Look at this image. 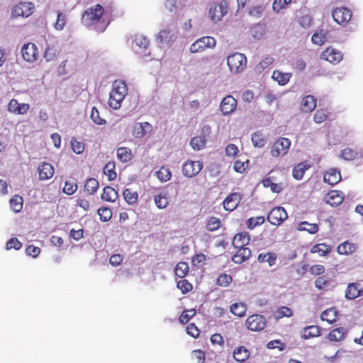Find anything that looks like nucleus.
<instances>
[{"instance_id":"nucleus-1","label":"nucleus","mask_w":363,"mask_h":363,"mask_svg":"<svg viewBox=\"0 0 363 363\" xmlns=\"http://www.w3.org/2000/svg\"><path fill=\"white\" fill-rule=\"evenodd\" d=\"M104 13V7L96 4L84 11L82 16V22L86 27L94 26V30L99 33L104 32L108 25V22L103 18Z\"/></svg>"},{"instance_id":"nucleus-2","label":"nucleus","mask_w":363,"mask_h":363,"mask_svg":"<svg viewBox=\"0 0 363 363\" xmlns=\"http://www.w3.org/2000/svg\"><path fill=\"white\" fill-rule=\"evenodd\" d=\"M227 63L231 72L237 74L245 68L247 57L241 53H234L228 56Z\"/></svg>"},{"instance_id":"nucleus-3","label":"nucleus","mask_w":363,"mask_h":363,"mask_svg":"<svg viewBox=\"0 0 363 363\" xmlns=\"http://www.w3.org/2000/svg\"><path fill=\"white\" fill-rule=\"evenodd\" d=\"M216 41L213 37L204 36L196 40L189 48L191 53L203 52L206 48H213L216 46Z\"/></svg>"},{"instance_id":"nucleus-4","label":"nucleus","mask_w":363,"mask_h":363,"mask_svg":"<svg viewBox=\"0 0 363 363\" xmlns=\"http://www.w3.org/2000/svg\"><path fill=\"white\" fill-rule=\"evenodd\" d=\"M177 35V26L174 23H171L158 33L157 35V40L162 44L168 43L170 41L174 40Z\"/></svg>"},{"instance_id":"nucleus-5","label":"nucleus","mask_w":363,"mask_h":363,"mask_svg":"<svg viewBox=\"0 0 363 363\" xmlns=\"http://www.w3.org/2000/svg\"><path fill=\"white\" fill-rule=\"evenodd\" d=\"M291 141L286 138H279L272 146L271 153L273 157L284 156L288 152Z\"/></svg>"},{"instance_id":"nucleus-6","label":"nucleus","mask_w":363,"mask_h":363,"mask_svg":"<svg viewBox=\"0 0 363 363\" xmlns=\"http://www.w3.org/2000/svg\"><path fill=\"white\" fill-rule=\"evenodd\" d=\"M287 218L288 215L285 209L278 206L270 211L267 216V220L274 225H280Z\"/></svg>"},{"instance_id":"nucleus-7","label":"nucleus","mask_w":363,"mask_h":363,"mask_svg":"<svg viewBox=\"0 0 363 363\" xmlns=\"http://www.w3.org/2000/svg\"><path fill=\"white\" fill-rule=\"evenodd\" d=\"M22 57L28 62H34L38 60V50L35 44L28 43L21 48Z\"/></svg>"},{"instance_id":"nucleus-8","label":"nucleus","mask_w":363,"mask_h":363,"mask_svg":"<svg viewBox=\"0 0 363 363\" xmlns=\"http://www.w3.org/2000/svg\"><path fill=\"white\" fill-rule=\"evenodd\" d=\"M246 325L252 331H260L266 325L265 318L257 314L250 315L246 320Z\"/></svg>"},{"instance_id":"nucleus-9","label":"nucleus","mask_w":363,"mask_h":363,"mask_svg":"<svg viewBox=\"0 0 363 363\" xmlns=\"http://www.w3.org/2000/svg\"><path fill=\"white\" fill-rule=\"evenodd\" d=\"M202 167L203 165L201 162L188 160L183 164L182 172L185 177L191 178L197 175Z\"/></svg>"},{"instance_id":"nucleus-10","label":"nucleus","mask_w":363,"mask_h":363,"mask_svg":"<svg viewBox=\"0 0 363 363\" xmlns=\"http://www.w3.org/2000/svg\"><path fill=\"white\" fill-rule=\"evenodd\" d=\"M149 45V40L146 37L142 35H136L133 40L132 47L133 50L141 55H147L149 52H147V46Z\"/></svg>"},{"instance_id":"nucleus-11","label":"nucleus","mask_w":363,"mask_h":363,"mask_svg":"<svg viewBox=\"0 0 363 363\" xmlns=\"http://www.w3.org/2000/svg\"><path fill=\"white\" fill-rule=\"evenodd\" d=\"M228 8L226 1H221L218 4L211 7L209 11V17L214 22H218L227 13Z\"/></svg>"},{"instance_id":"nucleus-12","label":"nucleus","mask_w":363,"mask_h":363,"mask_svg":"<svg viewBox=\"0 0 363 363\" xmlns=\"http://www.w3.org/2000/svg\"><path fill=\"white\" fill-rule=\"evenodd\" d=\"M33 6L30 2H21L12 9L13 17H28L33 13Z\"/></svg>"},{"instance_id":"nucleus-13","label":"nucleus","mask_w":363,"mask_h":363,"mask_svg":"<svg viewBox=\"0 0 363 363\" xmlns=\"http://www.w3.org/2000/svg\"><path fill=\"white\" fill-rule=\"evenodd\" d=\"M333 18L338 24H344L351 19L352 12L345 7L337 8L333 11Z\"/></svg>"},{"instance_id":"nucleus-14","label":"nucleus","mask_w":363,"mask_h":363,"mask_svg":"<svg viewBox=\"0 0 363 363\" xmlns=\"http://www.w3.org/2000/svg\"><path fill=\"white\" fill-rule=\"evenodd\" d=\"M236 99L233 96L228 95L223 98L220 102V108L223 114L227 116L233 113L236 108Z\"/></svg>"},{"instance_id":"nucleus-15","label":"nucleus","mask_w":363,"mask_h":363,"mask_svg":"<svg viewBox=\"0 0 363 363\" xmlns=\"http://www.w3.org/2000/svg\"><path fill=\"white\" fill-rule=\"evenodd\" d=\"M321 59L333 64H337L342 60V54L339 50L328 48L322 52Z\"/></svg>"},{"instance_id":"nucleus-16","label":"nucleus","mask_w":363,"mask_h":363,"mask_svg":"<svg viewBox=\"0 0 363 363\" xmlns=\"http://www.w3.org/2000/svg\"><path fill=\"white\" fill-rule=\"evenodd\" d=\"M30 106L28 104H19L16 99H11L8 105V111L16 114L23 115L28 112Z\"/></svg>"},{"instance_id":"nucleus-17","label":"nucleus","mask_w":363,"mask_h":363,"mask_svg":"<svg viewBox=\"0 0 363 363\" xmlns=\"http://www.w3.org/2000/svg\"><path fill=\"white\" fill-rule=\"evenodd\" d=\"M341 180L340 171L336 168L328 169L324 174L323 181L330 185H335Z\"/></svg>"},{"instance_id":"nucleus-18","label":"nucleus","mask_w":363,"mask_h":363,"mask_svg":"<svg viewBox=\"0 0 363 363\" xmlns=\"http://www.w3.org/2000/svg\"><path fill=\"white\" fill-rule=\"evenodd\" d=\"M240 195L238 193L230 194L223 201V207L225 210L232 211L237 208L240 202Z\"/></svg>"},{"instance_id":"nucleus-19","label":"nucleus","mask_w":363,"mask_h":363,"mask_svg":"<svg viewBox=\"0 0 363 363\" xmlns=\"http://www.w3.org/2000/svg\"><path fill=\"white\" fill-rule=\"evenodd\" d=\"M152 130V125L147 122L137 123L133 128V135L136 138H142Z\"/></svg>"},{"instance_id":"nucleus-20","label":"nucleus","mask_w":363,"mask_h":363,"mask_svg":"<svg viewBox=\"0 0 363 363\" xmlns=\"http://www.w3.org/2000/svg\"><path fill=\"white\" fill-rule=\"evenodd\" d=\"M343 199L342 192L331 191L325 196L324 201L332 206H337L342 203Z\"/></svg>"},{"instance_id":"nucleus-21","label":"nucleus","mask_w":363,"mask_h":363,"mask_svg":"<svg viewBox=\"0 0 363 363\" xmlns=\"http://www.w3.org/2000/svg\"><path fill=\"white\" fill-rule=\"evenodd\" d=\"M359 284L357 283L349 284L345 291V298L352 300L363 295V289H359Z\"/></svg>"},{"instance_id":"nucleus-22","label":"nucleus","mask_w":363,"mask_h":363,"mask_svg":"<svg viewBox=\"0 0 363 363\" xmlns=\"http://www.w3.org/2000/svg\"><path fill=\"white\" fill-rule=\"evenodd\" d=\"M39 179L40 180H47L51 178L54 174L53 167L47 162L42 163L38 167Z\"/></svg>"},{"instance_id":"nucleus-23","label":"nucleus","mask_w":363,"mask_h":363,"mask_svg":"<svg viewBox=\"0 0 363 363\" xmlns=\"http://www.w3.org/2000/svg\"><path fill=\"white\" fill-rule=\"evenodd\" d=\"M111 93L124 99L128 94V88L125 82L123 80L114 81Z\"/></svg>"},{"instance_id":"nucleus-24","label":"nucleus","mask_w":363,"mask_h":363,"mask_svg":"<svg viewBox=\"0 0 363 363\" xmlns=\"http://www.w3.org/2000/svg\"><path fill=\"white\" fill-rule=\"evenodd\" d=\"M301 110L303 112L310 113L316 107V99L312 95H308L302 99Z\"/></svg>"},{"instance_id":"nucleus-25","label":"nucleus","mask_w":363,"mask_h":363,"mask_svg":"<svg viewBox=\"0 0 363 363\" xmlns=\"http://www.w3.org/2000/svg\"><path fill=\"white\" fill-rule=\"evenodd\" d=\"M291 76V74L289 72H282L279 70H274L272 77L274 81L277 82L279 85L284 86L289 82Z\"/></svg>"},{"instance_id":"nucleus-26","label":"nucleus","mask_w":363,"mask_h":363,"mask_svg":"<svg viewBox=\"0 0 363 363\" xmlns=\"http://www.w3.org/2000/svg\"><path fill=\"white\" fill-rule=\"evenodd\" d=\"M356 249L357 246L354 244L345 241L337 246V251L340 255H348L354 252Z\"/></svg>"},{"instance_id":"nucleus-27","label":"nucleus","mask_w":363,"mask_h":363,"mask_svg":"<svg viewBox=\"0 0 363 363\" xmlns=\"http://www.w3.org/2000/svg\"><path fill=\"white\" fill-rule=\"evenodd\" d=\"M274 62V59L273 57L270 55L265 56L264 58L255 67V72L257 74H261L264 69L269 67Z\"/></svg>"},{"instance_id":"nucleus-28","label":"nucleus","mask_w":363,"mask_h":363,"mask_svg":"<svg viewBox=\"0 0 363 363\" xmlns=\"http://www.w3.org/2000/svg\"><path fill=\"white\" fill-rule=\"evenodd\" d=\"M250 357V352L243 346L236 347L233 352V357L237 362H243Z\"/></svg>"},{"instance_id":"nucleus-29","label":"nucleus","mask_w":363,"mask_h":363,"mask_svg":"<svg viewBox=\"0 0 363 363\" xmlns=\"http://www.w3.org/2000/svg\"><path fill=\"white\" fill-rule=\"evenodd\" d=\"M310 167L309 164L305 162H301L296 165L293 169V177L296 180H300L303 178L306 171Z\"/></svg>"},{"instance_id":"nucleus-30","label":"nucleus","mask_w":363,"mask_h":363,"mask_svg":"<svg viewBox=\"0 0 363 363\" xmlns=\"http://www.w3.org/2000/svg\"><path fill=\"white\" fill-rule=\"evenodd\" d=\"M347 333V329L345 328H337L330 331L328 335V338L330 341L338 342L344 339L345 335Z\"/></svg>"},{"instance_id":"nucleus-31","label":"nucleus","mask_w":363,"mask_h":363,"mask_svg":"<svg viewBox=\"0 0 363 363\" xmlns=\"http://www.w3.org/2000/svg\"><path fill=\"white\" fill-rule=\"evenodd\" d=\"M320 335L319 328L316 325H311L305 328L301 332V337L308 340Z\"/></svg>"},{"instance_id":"nucleus-32","label":"nucleus","mask_w":363,"mask_h":363,"mask_svg":"<svg viewBox=\"0 0 363 363\" xmlns=\"http://www.w3.org/2000/svg\"><path fill=\"white\" fill-rule=\"evenodd\" d=\"M101 197L102 200L113 202L118 198V192L113 187L107 186L104 187Z\"/></svg>"},{"instance_id":"nucleus-33","label":"nucleus","mask_w":363,"mask_h":363,"mask_svg":"<svg viewBox=\"0 0 363 363\" xmlns=\"http://www.w3.org/2000/svg\"><path fill=\"white\" fill-rule=\"evenodd\" d=\"M250 240V235L246 233L237 234L234 237L233 245L235 247H243L249 243Z\"/></svg>"},{"instance_id":"nucleus-34","label":"nucleus","mask_w":363,"mask_h":363,"mask_svg":"<svg viewBox=\"0 0 363 363\" xmlns=\"http://www.w3.org/2000/svg\"><path fill=\"white\" fill-rule=\"evenodd\" d=\"M337 314V310L335 308H331L322 312L320 318L322 320H325L329 323H333L336 320Z\"/></svg>"},{"instance_id":"nucleus-35","label":"nucleus","mask_w":363,"mask_h":363,"mask_svg":"<svg viewBox=\"0 0 363 363\" xmlns=\"http://www.w3.org/2000/svg\"><path fill=\"white\" fill-rule=\"evenodd\" d=\"M331 249L330 247L325 243H320L313 245L311 249V253H318L320 256L324 257L327 255Z\"/></svg>"},{"instance_id":"nucleus-36","label":"nucleus","mask_w":363,"mask_h":363,"mask_svg":"<svg viewBox=\"0 0 363 363\" xmlns=\"http://www.w3.org/2000/svg\"><path fill=\"white\" fill-rule=\"evenodd\" d=\"M265 33L264 26L260 23L253 25L250 28V34L256 40L261 39Z\"/></svg>"},{"instance_id":"nucleus-37","label":"nucleus","mask_w":363,"mask_h":363,"mask_svg":"<svg viewBox=\"0 0 363 363\" xmlns=\"http://www.w3.org/2000/svg\"><path fill=\"white\" fill-rule=\"evenodd\" d=\"M257 259L260 263L267 262L269 266L272 267L275 264L277 256L272 252L261 253L259 255Z\"/></svg>"},{"instance_id":"nucleus-38","label":"nucleus","mask_w":363,"mask_h":363,"mask_svg":"<svg viewBox=\"0 0 363 363\" xmlns=\"http://www.w3.org/2000/svg\"><path fill=\"white\" fill-rule=\"evenodd\" d=\"M84 189L86 192L90 195H92L98 190L99 182L94 178H89L86 180Z\"/></svg>"},{"instance_id":"nucleus-39","label":"nucleus","mask_w":363,"mask_h":363,"mask_svg":"<svg viewBox=\"0 0 363 363\" xmlns=\"http://www.w3.org/2000/svg\"><path fill=\"white\" fill-rule=\"evenodd\" d=\"M117 157L123 162H128L132 158L131 150L125 147H121L117 149Z\"/></svg>"},{"instance_id":"nucleus-40","label":"nucleus","mask_w":363,"mask_h":363,"mask_svg":"<svg viewBox=\"0 0 363 363\" xmlns=\"http://www.w3.org/2000/svg\"><path fill=\"white\" fill-rule=\"evenodd\" d=\"M9 202L11 209L15 213H18L21 211L23 203V200L21 196L15 195L10 199Z\"/></svg>"},{"instance_id":"nucleus-41","label":"nucleus","mask_w":363,"mask_h":363,"mask_svg":"<svg viewBox=\"0 0 363 363\" xmlns=\"http://www.w3.org/2000/svg\"><path fill=\"white\" fill-rule=\"evenodd\" d=\"M340 157L347 161H352L357 158V149L350 147L343 149L340 152Z\"/></svg>"},{"instance_id":"nucleus-42","label":"nucleus","mask_w":363,"mask_h":363,"mask_svg":"<svg viewBox=\"0 0 363 363\" xmlns=\"http://www.w3.org/2000/svg\"><path fill=\"white\" fill-rule=\"evenodd\" d=\"M298 230L300 231L306 230L311 234H314L318 231V226L315 223H309L307 221H303L299 223Z\"/></svg>"},{"instance_id":"nucleus-43","label":"nucleus","mask_w":363,"mask_h":363,"mask_svg":"<svg viewBox=\"0 0 363 363\" xmlns=\"http://www.w3.org/2000/svg\"><path fill=\"white\" fill-rule=\"evenodd\" d=\"M154 201L157 207L160 209L165 208L168 204V199L165 194H160L154 196Z\"/></svg>"},{"instance_id":"nucleus-44","label":"nucleus","mask_w":363,"mask_h":363,"mask_svg":"<svg viewBox=\"0 0 363 363\" xmlns=\"http://www.w3.org/2000/svg\"><path fill=\"white\" fill-rule=\"evenodd\" d=\"M246 306L243 303H235L230 306V312L239 317L243 316L246 313Z\"/></svg>"},{"instance_id":"nucleus-45","label":"nucleus","mask_w":363,"mask_h":363,"mask_svg":"<svg viewBox=\"0 0 363 363\" xmlns=\"http://www.w3.org/2000/svg\"><path fill=\"white\" fill-rule=\"evenodd\" d=\"M104 173L108 176L109 181H112L116 178L114 162H108L106 163L104 167Z\"/></svg>"},{"instance_id":"nucleus-46","label":"nucleus","mask_w":363,"mask_h":363,"mask_svg":"<svg viewBox=\"0 0 363 363\" xmlns=\"http://www.w3.org/2000/svg\"><path fill=\"white\" fill-rule=\"evenodd\" d=\"M206 143V139L203 136H196L191 138L190 145L194 150H201Z\"/></svg>"},{"instance_id":"nucleus-47","label":"nucleus","mask_w":363,"mask_h":363,"mask_svg":"<svg viewBox=\"0 0 363 363\" xmlns=\"http://www.w3.org/2000/svg\"><path fill=\"white\" fill-rule=\"evenodd\" d=\"M252 142L255 147H262L266 144V140L264 135L260 133L256 132L252 135Z\"/></svg>"},{"instance_id":"nucleus-48","label":"nucleus","mask_w":363,"mask_h":363,"mask_svg":"<svg viewBox=\"0 0 363 363\" xmlns=\"http://www.w3.org/2000/svg\"><path fill=\"white\" fill-rule=\"evenodd\" d=\"M123 198L128 204H134L138 201V193L126 189L123 191Z\"/></svg>"},{"instance_id":"nucleus-49","label":"nucleus","mask_w":363,"mask_h":363,"mask_svg":"<svg viewBox=\"0 0 363 363\" xmlns=\"http://www.w3.org/2000/svg\"><path fill=\"white\" fill-rule=\"evenodd\" d=\"M292 314L293 313L291 308L286 306H281L274 312V315L275 319L279 320L283 317H291Z\"/></svg>"},{"instance_id":"nucleus-50","label":"nucleus","mask_w":363,"mask_h":363,"mask_svg":"<svg viewBox=\"0 0 363 363\" xmlns=\"http://www.w3.org/2000/svg\"><path fill=\"white\" fill-rule=\"evenodd\" d=\"M155 175L160 182H164L170 179L172 174L169 169L162 167L155 172Z\"/></svg>"},{"instance_id":"nucleus-51","label":"nucleus","mask_w":363,"mask_h":363,"mask_svg":"<svg viewBox=\"0 0 363 363\" xmlns=\"http://www.w3.org/2000/svg\"><path fill=\"white\" fill-rule=\"evenodd\" d=\"M124 99L116 96L114 94H112L110 92L109 94V99H108V104L110 107H111L113 109H118L121 106V103Z\"/></svg>"},{"instance_id":"nucleus-52","label":"nucleus","mask_w":363,"mask_h":363,"mask_svg":"<svg viewBox=\"0 0 363 363\" xmlns=\"http://www.w3.org/2000/svg\"><path fill=\"white\" fill-rule=\"evenodd\" d=\"M174 272L177 277L183 278L189 272V266L186 262H179L175 267Z\"/></svg>"},{"instance_id":"nucleus-53","label":"nucleus","mask_w":363,"mask_h":363,"mask_svg":"<svg viewBox=\"0 0 363 363\" xmlns=\"http://www.w3.org/2000/svg\"><path fill=\"white\" fill-rule=\"evenodd\" d=\"M326 35L327 33L325 31L320 30L312 35L311 40L314 44L321 45L326 40Z\"/></svg>"},{"instance_id":"nucleus-54","label":"nucleus","mask_w":363,"mask_h":363,"mask_svg":"<svg viewBox=\"0 0 363 363\" xmlns=\"http://www.w3.org/2000/svg\"><path fill=\"white\" fill-rule=\"evenodd\" d=\"M181 2L179 0H166L165 9L171 13H176L180 7Z\"/></svg>"},{"instance_id":"nucleus-55","label":"nucleus","mask_w":363,"mask_h":363,"mask_svg":"<svg viewBox=\"0 0 363 363\" xmlns=\"http://www.w3.org/2000/svg\"><path fill=\"white\" fill-rule=\"evenodd\" d=\"M220 220L216 217H211L206 223V228L208 231L213 232L220 227Z\"/></svg>"},{"instance_id":"nucleus-56","label":"nucleus","mask_w":363,"mask_h":363,"mask_svg":"<svg viewBox=\"0 0 363 363\" xmlns=\"http://www.w3.org/2000/svg\"><path fill=\"white\" fill-rule=\"evenodd\" d=\"M98 214L100 220L103 222L108 221L112 217V211L109 208L101 207L98 209Z\"/></svg>"},{"instance_id":"nucleus-57","label":"nucleus","mask_w":363,"mask_h":363,"mask_svg":"<svg viewBox=\"0 0 363 363\" xmlns=\"http://www.w3.org/2000/svg\"><path fill=\"white\" fill-rule=\"evenodd\" d=\"M90 118L92 121L97 125H104L106 123V120L100 117L98 109L94 106L91 108Z\"/></svg>"},{"instance_id":"nucleus-58","label":"nucleus","mask_w":363,"mask_h":363,"mask_svg":"<svg viewBox=\"0 0 363 363\" xmlns=\"http://www.w3.org/2000/svg\"><path fill=\"white\" fill-rule=\"evenodd\" d=\"M265 221L264 216H257L256 218H250L247 220V225L249 229H253L256 226L263 224Z\"/></svg>"},{"instance_id":"nucleus-59","label":"nucleus","mask_w":363,"mask_h":363,"mask_svg":"<svg viewBox=\"0 0 363 363\" xmlns=\"http://www.w3.org/2000/svg\"><path fill=\"white\" fill-rule=\"evenodd\" d=\"M57 53V49L54 46H48L44 53V58L47 62L54 60Z\"/></svg>"},{"instance_id":"nucleus-60","label":"nucleus","mask_w":363,"mask_h":363,"mask_svg":"<svg viewBox=\"0 0 363 363\" xmlns=\"http://www.w3.org/2000/svg\"><path fill=\"white\" fill-rule=\"evenodd\" d=\"M231 281L232 277L229 274H223L217 278V284L223 287L228 286Z\"/></svg>"},{"instance_id":"nucleus-61","label":"nucleus","mask_w":363,"mask_h":363,"mask_svg":"<svg viewBox=\"0 0 363 363\" xmlns=\"http://www.w3.org/2000/svg\"><path fill=\"white\" fill-rule=\"evenodd\" d=\"M77 190V185L73 182H65L63 192L67 195L73 194Z\"/></svg>"},{"instance_id":"nucleus-62","label":"nucleus","mask_w":363,"mask_h":363,"mask_svg":"<svg viewBox=\"0 0 363 363\" xmlns=\"http://www.w3.org/2000/svg\"><path fill=\"white\" fill-rule=\"evenodd\" d=\"M22 246V243L16 238L9 240L6 244V250L15 249L19 250Z\"/></svg>"},{"instance_id":"nucleus-63","label":"nucleus","mask_w":363,"mask_h":363,"mask_svg":"<svg viewBox=\"0 0 363 363\" xmlns=\"http://www.w3.org/2000/svg\"><path fill=\"white\" fill-rule=\"evenodd\" d=\"M177 287L183 294L189 292L192 289V285L186 279H182L178 281Z\"/></svg>"},{"instance_id":"nucleus-64","label":"nucleus","mask_w":363,"mask_h":363,"mask_svg":"<svg viewBox=\"0 0 363 363\" xmlns=\"http://www.w3.org/2000/svg\"><path fill=\"white\" fill-rule=\"evenodd\" d=\"M196 314V311L194 310H186L184 311L179 317V321L182 324H185L188 323L191 318H192Z\"/></svg>"}]
</instances>
